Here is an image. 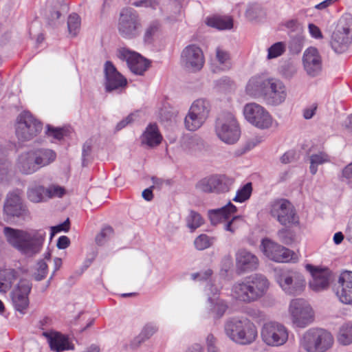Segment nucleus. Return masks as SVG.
Segmentation results:
<instances>
[{"label": "nucleus", "instance_id": "obj_12", "mask_svg": "<svg viewBox=\"0 0 352 352\" xmlns=\"http://www.w3.org/2000/svg\"><path fill=\"white\" fill-rule=\"evenodd\" d=\"M270 214L283 226L297 225L299 223L294 206L285 199H277L271 204Z\"/></svg>", "mask_w": 352, "mask_h": 352}, {"label": "nucleus", "instance_id": "obj_49", "mask_svg": "<svg viewBox=\"0 0 352 352\" xmlns=\"http://www.w3.org/2000/svg\"><path fill=\"white\" fill-rule=\"evenodd\" d=\"M17 272L13 269L0 271V280L10 285L11 287L13 281L17 278Z\"/></svg>", "mask_w": 352, "mask_h": 352}, {"label": "nucleus", "instance_id": "obj_57", "mask_svg": "<svg viewBox=\"0 0 352 352\" xmlns=\"http://www.w3.org/2000/svg\"><path fill=\"white\" fill-rule=\"evenodd\" d=\"M258 142L256 140H250L248 141L243 147L237 149L234 154L236 156H241L243 154L245 153L247 151H250L252 148H253L256 144Z\"/></svg>", "mask_w": 352, "mask_h": 352}, {"label": "nucleus", "instance_id": "obj_27", "mask_svg": "<svg viewBox=\"0 0 352 352\" xmlns=\"http://www.w3.org/2000/svg\"><path fill=\"white\" fill-rule=\"evenodd\" d=\"M270 82L271 78H267L263 76H253L249 80L246 85V93L251 96H262L264 98Z\"/></svg>", "mask_w": 352, "mask_h": 352}, {"label": "nucleus", "instance_id": "obj_8", "mask_svg": "<svg viewBox=\"0 0 352 352\" xmlns=\"http://www.w3.org/2000/svg\"><path fill=\"white\" fill-rule=\"evenodd\" d=\"M301 345L307 352H326L330 348V333L324 329L311 328L303 335Z\"/></svg>", "mask_w": 352, "mask_h": 352}, {"label": "nucleus", "instance_id": "obj_7", "mask_svg": "<svg viewBox=\"0 0 352 352\" xmlns=\"http://www.w3.org/2000/svg\"><path fill=\"white\" fill-rule=\"evenodd\" d=\"M210 110L211 104L209 100L204 98L195 100L184 119L186 129L190 131L197 130L208 118Z\"/></svg>", "mask_w": 352, "mask_h": 352}, {"label": "nucleus", "instance_id": "obj_15", "mask_svg": "<svg viewBox=\"0 0 352 352\" xmlns=\"http://www.w3.org/2000/svg\"><path fill=\"white\" fill-rule=\"evenodd\" d=\"M245 119L254 126L265 129L272 124V118L269 112L256 103L246 104L243 108Z\"/></svg>", "mask_w": 352, "mask_h": 352}, {"label": "nucleus", "instance_id": "obj_42", "mask_svg": "<svg viewBox=\"0 0 352 352\" xmlns=\"http://www.w3.org/2000/svg\"><path fill=\"white\" fill-rule=\"evenodd\" d=\"M328 155L323 153L314 154L310 157V172L314 175L317 172V167L319 164H322L328 161Z\"/></svg>", "mask_w": 352, "mask_h": 352}, {"label": "nucleus", "instance_id": "obj_41", "mask_svg": "<svg viewBox=\"0 0 352 352\" xmlns=\"http://www.w3.org/2000/svg\"><path fill=\"white\" fill-rule=\"evenodd\" d=\"M46 128V135L57 140H63L69 133V130L67 127H55L47 124Z\"/></svg>", "mask_w": 352, "mask_h": 352}, {"label": "nucleus", "instance_id": "obj_2", "mask_svg": "<svg viewBox=\"0 0 352 352\" xmlns=\"http://www.w3.org/2000/svg\"><path fill=\"white\" fill-rule=\"evenodd\" d=\"M269 285V280L265 276L254 274L235 283L232 288V295L238 301L251 303L262 298Z\"/></svg>", "mask_w": 352, "mask_h": 352}, {"label": "nucleus", "instance_id": "obj_35", "mask_svg": "<svg viewBox=\"0 0 352 352\" xmlns=\"http://www.w3.org/2000/svg\"><path fill=\"white\" fill-rule=\"evenodd\" d=\"M208 26L220 30H230L233 27V20L230 16H213L207 19Z\"/></svg>", "mask_w": 352, "mask_h": 352}, {"label": "nucleus", "instance_id": "obj_60", "mask_svg": "<svg viewBox=\"0 0 352 352\" xmlns=\"http://www.w3.org/2000/svg\"><path fill=\"white\" fill-rule=\"evenodd\" d=\"M216 339L212 334L208 335L206 338V342L208 346V352H218L215 346Z\"/></svg>", "mask_w": 352, "mask_h": 352}, {"label": "nucleus", "instance_id": "obj_24", "mask_svg": "<svg viewBox=\"0 0 352 352\" xmlns=\"http://www.w3.org/2000/svg\"><path fill=\"white\" fill-rule=\"evenodd\" d=\"M258 257L246 249H239L236 253V268L239 274L256 270L258 267Z\"/></svg>", "mask_w": 352, "mask_h": 352}, {"label": "nucleus", "instance_id": "obj_43", "mask_svg": "<svg viewBox=\"0 0 352 352\" xmlns=\"http://www.w3.org/2000/svg\"><path fill=\"white\" fill-rule=\"evenodd\" d=\"M80 26V16L76 13L70 14L67 20V28L69 34L72 36H76L79 32Z\"/></svg>", "mask_w": 352, "mask_h": 352}, {"label": "nucleus", "instance_id": "obj_37", "mask_svg": "<svg viewBox=\"0 0 352 352\" xmlns=\"http://www.w3.org/2000/svg\"><path fill=\"white\" fill-rule=\"evenodd\" d=\"M27 194L30 201L38 203L46 196V188L41 185L34 184L28 188Z\"/></svg>", "mask_w": 352, "mask_h": 352}, {"label": "nucleus", "instance_id": "obj_48", "mask_svg": "<svg viewBox=\"0 0 352 352\" xmlns=\"http://www.w3.org/2000/svg\"><path fill=\"white\" fill-rule=\"evenodd\" d=\"M48 267L44 260L41 259L37 263L36 272L33 274L34 280L36 281H41L43 280L47 274Z\"/></svg>", "mask_w": 352, "mask_h": 352}, {"label": "nucleus", "instance_id": "obj_11", "mask_svg": "<svg viewBox=\"0 0 352 352\" xmlns=\"http://www.w3.org/2000/svg\"><path fill=\"white\" fill-rule=\"evenodd\" d=\"M42 130V123L29 111L22 112L16 125V135L22 142L32 140Z\"/></svg>", "mask_w": 352, "mask_h": 352}, {"label": "nucleus", "instance_id": "obj_34", "mask_svg": "<svg viewBox=\"0 0 352 352\" xmlns=\"http://www.w3.org/2000/svg\"><path fill=\"white\" fill-rule=\"evenodd\" d=\"M161 29V24L157 20L151 21L144 30L143 41L146 44H152L155 36L158 34Z\"/></svg>", "mask_w": 352, "mask_h": 352}, {"label": "nucleus", "instance_id": "obj_17", "mask_svg": "<svg viewBox=\"0 0 352 352\" xmlns=\"http://www.w3.org/2000/svg\"><path fill=\"white\" fill-rule=\"evenodd\" d=\"M261 337L266 344L278 346L287 342L288 333L283 324L276 322H270L263 325L261 329Z\"/></svg>", "mask_w": 352, "mask_h": 352}, {"label": "nucleus", "instance_id": "obj_36", "mask_svg": "<svg viewBox=\"0 0 352 352\" xmlns=\"http://www.w3.org/2000/svg\"><path fill=\"white\" fill-rule=\"evenodd\" d=\"M337 340L341 345L348 346L352 344V322H344L340 327Z\"/></svg>", "mask_w": 352, "mask_h": 352}, {"label": "nucleus", "instance_id": "obj_10", "mask_svg": "<svg viewBox=\"0 0 352 352\" xmlns=\"http://www.w3.org/2000/svg\"><path fill=\"white\" fill-rule=\"evenodd\" d=\"M233 183V178L223 174H215L200 179L195 188L205 193L220 194L228 192Z\"/></svg>", "mask_w": 352, "mask_h": 352}, {"label": "nucleus", "instance_id": "obj_14", "mask_svg": "<svg viewBox=\"0 0 352 352\" xmlns=\"http://www.w3.org/2000/svg\"><path fill=\"white\" fill-rule=\"evenodd\" d=\"M339 300L352 305V272L344 270L339 274H331V286Z\"/></svg>", "mask_w": 352, "mask_h": 352}, {"label": "nucleus", "instance_id": "obj_46", "mask_svg": "<svg viewBox=\"0 0 352 352\" xmlns=\"http://www.w3.org/2000/svg\"><path fill=\"white\" fill-rule=\"evenodd\" d=\"M113 235V229L111 226L104 227L95 239L96 243L98 245H104Z\"/></svg>", "mask_w": 352, "mask_h": 352}, {"label": "nucleus", "instance_id": "obj_63", "mask_svg": "<svg viewBox=\"0 0 352 352\" xmlns=\"http://www.w3.org/2000/svg\"><path fill=\"white\" fill-rule=\"evenodd\" d=\"M70 245V240L67 236H61L58 238L56 246L60 250L67 248Z\"/></svg>", "mask_w": 352, "mask_h": 352}, {"label": "nucleus", "instance_id": "obj_40", "mask_svg": "<svg viewBox=\"0 0 352 352\" xmlns=\"http://www.w3.org/2000/svg\"><path fill=\"white\" fill-rule=\"evenodd\" d=\"M216 240L217 238L214 236H209L206 234H201L195 238L194 245L197 250H204L211 247Z\"/></svg>", "mask_w": 352, "mask_h": 352}, {"label": "nucleus", "instance_id": "obj_16", "mask_svg": "<svg viewBox=\"0 0 352 352\" xmlns=\"http://www.w3.org/2000/svg\"><path fill=\"white\" fill-rule=\"evenodd\" d=\"M289 310L293 322L298 327L304 328L314 320V312L309 304L302 298L291 301Z\"/></svg>", "mask_w": 352, "mask_h": 352}, {"label": "nucleus", "instance_id": "obj_25", "mask_svg": "<svg viewBox=\"0 0 352 352\" xmlns=\"http://www.w3.org/2000/svg\"><path fill=\"white\" fill-rule=\"evenodd\" d=\"M287 96L286 88L279 80L271 78L264 96L265 102L270 105L277 106L283 103Z\"/></svg>", "mask_w": 352, "mask_h": 352}, {"label": "nucleus", "instance_id": "obj_55", "mask_svg": "<svg viewBox=\"0 0 352 352\" xmlns=\"http://www.w3.org/2000/svg\"><path fill=\"white\" fill-rule=\"evenodd\" d=\"M91 153V143L87 141L82 146V164L86 166L90 161L89 157Z\"/></svg>", "mask_w": 352, "mask_h": 352}, {"label": "nucleus", "instance_id": "obj_51", "mask_svg": "<svg viewBox=\"0 0 352 352\" xmlns=\"http://www.w3.org/2000/svg\"><path fill=\"white\" fill-rule=\"evenodd\" d=\"M211 310L215 313L217 318H221L228 309L226 302L222 300H217L213 304H210Z\"/></svg>", "mask_w": 352, "mask_h": 352}, {"label": "nucleus", "instance_id": "obj_6", "mask_svg": "<svg viewBox=\"0 0 352 352\" xmlns=\"http://www.w3.org/2000/svg\"><path fill=\"white\" fill-rule=\"evenodd\" d=\"M215 132L219 138L228 144H235L241 135L239 124L233 114L229 112L222 113L218 116Z\"/></svg>", "mask_w": 352, "mask_h": 352}, {"label": "nucleus", "instance_id": "obj_32", "mask_svg": "<svg viewBox=\"0 0 352 352\" xmlns=\"http://www.w3.org/2000/svg\"><path fill=\"white\" fill-rule=\"evenodd\" d=\"M36 164L39 168L48 166L54 162L56 158V153L54 151L47 148H39L31 150Z\"/></svg>", "mask_w": 352, "mask_h": 352}, {"label": "nucleus", "instance_id": "obj_30", "mask_svg": "<svg viewBox=\"0 0 352 352\" xmlns=\"http://www.w3.org/2000/svg\"><path fill=\"white\" fill-rule=\"evenodd\" d=\"M236 207L230 201L220 208L210 210L208 217L212 225H217L222 221H228L231 214L236 212Z\"/></svg>", "mask_w": 352, "mask_h": 352}, {"label": "nucleus", "instance_id": "obj_45", "mask_svg": "<svg viewBox=\"0 0 352 352\" xmlns=\"http://www.w3.org/2000/svg\"><path fill=\"white\" fill-rule=\"evenodd\" d=\"M277 236L278 240L285 245H291L295 241V232L286 228L279 230L277 232Z\"/></svg>", "mask_w": 352, "mask_h": 352}, {"label": "nucleus", "instance_id": "obj_28", "mask_svg": "<svg viewBox=\"0 0 352 352\" xmlns=\"http://www.w3.org/2000/svg\"><path fill=\"white\" fill-rule=\"evenodd\" d=\"M43 335L47 338L51 349L54 351L63 352L74 349V344L69 342L68 338L60 333L43 332Z\"/></svg>", "mask_w": 352, "mask_h": 352}, {"label": "nucleus", "instance_id": "obj_62", "mask_svg": "<svg viewBox=\"0 0 352 352\" xmlns=\"http://www.w3.org/2000/svg\"><path fill=\"white\" fill-rule=\"evenodd\" d=\"M133 116L134 115L133 113H131L118 122L116 127V131H120L124 128L127 124L131 123L133 121Z\"/></svg>", "mask_w": 352, "mask_h": 352}, {"label": "nucleus", "instance_id": "obj_53", "mask_svg": "<svg viewBox=\"0 0 352 352\" xmlns=\"http://www.w3.org/2000/svg\"><path fill=\"white\" fill-rule=\"evenodd\" d=\"M10 167V163L4 156L0 157V182L7 179Z\"/></svg>", "mask_w": 352, "mask_h": 352}, {"label": "nucleus", "instance_id": "obj_18", "mask_svg": "<svg viewBox=\"0 0 352 352\" xmlns=\"http://www.w3.org/2000/svg\"><path fill=\"white\" fill-rule=\"evenodd\" d=\"M181 64L188 71H199L204 64V56L201 49L196 45H189L182 51Z\"/></svg>", "mask_w": 352, "mask_h": 352}, {"label": "nucleus", "instance_id": "obj_33", "mask_svg": "<svg viewBox=\"0 0 352 352\" xmlns=\"http://www.w3.org/2000/svg\"><path fill=\"white\" fill-rule=\"evenodd\" d=\"M215 59L221 71L227 72L232 68V60L230 52L222 47H218L215 50Z\"/></svg>", "mask_w": 352, "mask_h": 352}, {"label": "nucleus", "instance_id": "obj_22", "mask_svg": "<svg viewBox=\"0 0 352 352\" xmlns=\"http://www.w3.org/2000/svg\"><path fill=\"white\" fill-rule=\"evenodd\" d=\"M306 270L311 275L309 280V287L316 292H320L327 289L329 284L330 272L328 267L314 266L311 264L305 265Z\"/></svg>", "mask_w": 352, "mask_h": 352}, {"label": "nucleus", "instance_id": "obj_19", "mask_svg": "<svg viewBox=\"0 0 352 352\" xmlns=\"http://www.w3.org/2000/svg\"><path fill=\"white\" fill-rule=\"evenodd\" d=\"M118 57L122 60H126L131 72L137 75H143L150 67V60L139 53L124 47L118 50Z\"/></svg>", "mask_w": 352, "mask_h": 352}, {"label": "nucleus", "instance_id": "obj_1", "mask_svg": "<svg viewBox=\"0 0 352 352\" xmlns=\"http://www.w3.org/2000/svg\"><path fill=\"white\" fill-rule=\"evenodd\" d=\"M3 234L10 245L28 256H34L41 252L46 236L43 229L19 230L5 227Z\"/></svg>", "mask_w": 352, "mask_h": 352}, {"label": "nucleus", "instance_id": "obj_29", "mask_svg": "<svg viewBox=\"0 0 352 352\" xmlns=\"http://www.w3.org/2000/svg\"><path fill=\"white\" fill-rule=\"evenodd\" d=\"M31 151L21 153L16 161L17 170L23 175H31L38 171L40 168L35 164L36 160Z\"/></svg>", "mask_w": 352, "mask_h": 352}, {"label": "nucleus", "instance_id": "obj_13", "mask_svg": "<svg viewBox=\"0 0 352 352\" xmlns=\"http://www.w3.org/2000/svg\"><path fill=\"white\" fill-rule=\"evenodd\" d=\"M5 219L10 221L26 220L30 217L29 211L21 197L16 192H10L3 206Z\"/></svg>", "mask_w": 352, "mask_h": 352}, {"label": "nucleus", "instance_id": "obj_26", "mask_svg": "<svg viewBox=\"0 0 352 352\" xmlns=\"http://www.w3.org/2000/svg\"><path fill=\"white\" fill-rule=\"evenodd\" d=\"M302 62L305 69L311 76L318 75L322 69L321 57L316 47L307 48L303 54Z\"/></svg>", "mask_w": 352, "mask_h": 352}, {"label": "nucleus", "instance_id": "obj_9", "mask_svg": "<svg viewBox=\"0 0 352 352\" xmlns=\"http://www.w3.org/2000/svg\"><path fill=\"white\" fill-rule=\"evenodd\" d=\"M275 280L283 290L289 295H298L305 287L303 276L295 271L287 270H276Z\"/></svg>", "mask_w": 352, "mask_h": 352}, {"label": "nucleus", "instance_id": "obj_54", "mask_svg": "<svg viewBox=\"0 0 352 352\" xmlns=\"http://www.w3.org/2000/svg\"><path fill=\"white\" fill-rule=\"evenodd\" d=\"M69 225L70 221L69 218H67L63 223L50 227V240H52L56 234L60 231L68 232L69 230Z\"/></svg>", "mask_w": 352, "mask_h": 352}, {"label": "nucleus", "instance_id": "obj_58", "mask_svg": "<svg viewBox=\"0 0 352 352\" xmlns=\"http://www.w3.org/2000/svg\"><path fill=\"white\" fill-rule=\"evenodd\" d=\"M208 287H209L208 289L210 291V293L208 294V295L209 296L208 300L210 304H213L214 301L219 300L217 297V295L219 294V290L217 287H214L212 284H209Z\"/></svg>", "mask_w": 352, "mask_h": 352}, {"label": "nucleus", "instance_id": "obj_38", "mask_svg": "<svg viewBox=\"0 0 352 352\" xmlns=\"http://www.w3.org/2000/svg\"><path fill=\"white\" fill-rule=\"evenodd\" d=\"M305 37L300 33H297L290 36V39L288 43V48L289 52L293 54H299L304 45Z\"/></svg>", "mask_w": 352, "mask_h": 352}, {"label": "nucleus", "instance_id": "obj_31", "mask_svg": "<svg viewBox=\"0 0 352 352\" xmlns=\"http://www.w3.org/2000/svg\"><path fill=\"white\" fill-rule=\"evenodd\" d=\"M142 144H145L150 148H153L158 146L162 140L157 125L156 124H149L146 130L142 135L141 138Z\"/></svg>", "mask_w": 352, "mask_h": 352}, {"label": "nucleus", "instance_id": "obj_3", "mask_svg": "<svg viewBox=\"0 0 352 352\" xmlns=\"http://www.w3.org/2000/svg\"><path fill=\"white\" fill-rule=\"evenodd\" d=\"M224 329L231 340L241 344L252 343L257 336L255 326L247 318H232L226 321Z\"/></svg>", "mask_w": 352, "mask_h": 352}, {"label": "nucleus", "instance_id": "obj_23", "mask_svg": "<svg viewBox=\"0 0 352 352\" xmlns=\"http://www.w3.org/2000/svg\"><path fill=\"white\" fill-rule=\"evenodd\" d=\"M104 72L107 92H112L126 86V79L117 70L112 62L109 60L105 62Z\"/></svg>", "mask_w": 352, "mask_h": 352}, {"label": "nucleus", "instance_id": "obj_56", "mask_svg": "<svg viewBox=\"0 0 352 352\" xmlns=\"http://www.w3.org/2000/svg\"><path fill=\"white\" fill-rule=\"evenodd\" d=\"M159 3V0H139L133 2V5L135 7H150L155 8Z\"/></svg>", "mask_w": 352, "mask_h": 352}, {"label": "nucleus", "instance_id": "obj_39", "mask_svg": "<svg viewBox=\"0 0 352 352\" xmlns=\"http://www.w3.org/2000/svg\"><path fill=\"white\" fill-rule=\"evenodd\" d=\"M186 226L193 232L204 223V220L199 212L191 210L186 217Z\"/></svg>", "mask_w": 352, "mask_h": 352}, {"label": "nucleus", "instance_id": "obj_47", "mask_svg": "<svg viewBox=\"0 0 352 352\" xmlns=\"http://www.w3.org/2000/svg\"><path fill=\"white\" fill-rule=\"evenodd\" d=\"M267 59H272L281 56L285 52V44L277 42L268 48Z\"/></svg>", "mask_w": 352, "mask_h": 352}, {"label": "nucleus", "instance_id": "obj_52", "mask_svg": "<svg viewBox=\"0 0 352 352\" xmlns=\"http://www.w3.org/2000/svg\"><path fill=\"white\" fill-rule=\"evenodd\" d=\"M65 194V189L63 187L52 185L46 188V197L52 198L54 197H61Z\"/></svg>", "mask_w": 352, "mask_h": 352}, {"label": "nucleus", "instance_id": "obj_61", "mask_svg": "<svg viewBox=\"0 0 352 352\" xmlns=\"http://www.w3.org/2000/svg\"><path fill=\"white\" fill-rule=\"evenodd\" d=\"M309 32L312 37L315 38H321L322 37V32L320 28L313 23H309Z\"/></svg>", "mask_w": 352, "mask_h": 352}, {"label": "nucleus", "instance_id": "obj_20", "mask_svg": "<svg viewBox=\"0 0 352 352\" xmlns=\"http://www.w3.org/2000/svg\"><path fill=\"white\" fill-rule=\"evenodd\" d=\"M32 284L28 279H21L16 287L10 293L11 300L14 309L24 314L29 307V294Z\"/></svg>", "mask_w": 352, "mask_h": 352}, {"label": "nucleus", "instance_id": "obj_50", "mask_svg": "<svg viewBox=\"0 0 352 352\" xmlns=\"http://www.w3.org/2000/svg\"><path fill=\"white\" fill-rule=\"evenodd\" d=\"M296 72V66L292 62H285L280 67V73L286 78H292Z\"/></svg>", "mask_w": 352, "mask_h": 352}, {"label": "nucleus", "instance_id": "obj_21", "mask_svg": "<svg viewBox=\"0 0 352 352\" xmlns=\"http://www.w3.org/2000/svg\"><path fill=\"white\" fill-rule=\"evenodd\" d=\"M261 248L270 260L278 263H287L292 259L294 252L274 241L265 238L261 241Z\"/></svg>", "mask_w": 352, "mask_h": 352}, {"label": "nucleus", "instance_id": "obj_5", "mask_svg": "<svg viewBox=\"0 0 352 352\" xmlns=\"http://www.w3.org/2000/svg\"><path fill=\"white\" fill-rule=\"evenodd\" d=\"M117 28L119 34L125 39H134L139 36L142 21L138 12L132 8L122 9Z\"/></svg>", "mask_w": 352, "mask_h": 352}, {"label": "nucleus", "instance_id": "obj_59", "mask_svg": "<svg viewBox=\"0 0 352 352\" xmlns=\"http://www.w3.org/2000/svg\"><path fill=\"white\" fill-rule=\"evenodd\" d=\"M157 331V328L155 326H153L151 324H146L140 333L143 336V337L147 340L151 336H152Z\"/></svg>", "mask_w": 352, "mask_h": 352}, {"label": "nucleus", "instance_id": "obj_44", "mask_svg": "<svg viewBox=\"0 0 352 352\" xmlns=\"http://www.w3.org/2000/svg\"><path fill=\"white\" fill-rule=\"evenodd\" d=\"M252 186L251 182L245 184L242 188L238 190L233 201L242 203L248 200L252 194Z\"/></svg>", "mask_w": 352, "mask_h": 352}, {"label": "nucleus", "instance_id": "obj_4", "mask_svg": "<svg viewBox=\"0 0 352 352\" xmlns=\"http://www.w3.org/2000/svg\"><path fill=\"white\" fill-rule=\"evenodd\" d=\"M352 42V15L344 14L338 20L331 34V49L336 54L346 52Z\"/></svg>", "mask_w": 352, "mask_h": 352}, {"label": "nucleus", "instance_id": "obj_64", "mask_svg": "<svg viewBox=\"0 0 352 352\" xmlns=\"http://www.w3.org/2000/svg\"><path fill=\"white\" fill-rule=\"evenodd\" d=\"M296 153L293 151L286 152L280 157V161L283 164H288L293 162L295 160Z\"/></svg>", "mask_w": 352, "mask_h": 352}]
</instances>
